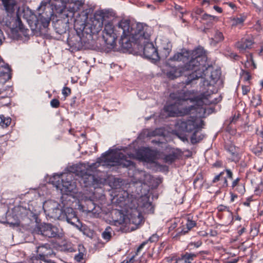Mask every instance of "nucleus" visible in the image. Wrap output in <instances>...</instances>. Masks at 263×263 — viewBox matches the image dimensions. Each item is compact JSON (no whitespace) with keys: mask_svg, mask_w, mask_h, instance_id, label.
<instances>
[{"mask_svg":"<svg viewBox=\"0 0 263 263\" xmlns=\"http://www.w3.org/2000/svg\"><path fill=\"white\" fill-rule=\"evenodd\" d=\"M116 165L129 168H135L133 161L129 159L126 155L121 152L112 153L107 152L97 159V162L91 164L83 163L81 164L82 170L78 173L80 177L79 182L84 187L95 185L99 183V180L92 174L96 169L100 166L109 168Z\"/></svg>","mask_w":263,"mask_h":263,"instance_id":"1","label":"nucleus"},{"mask_svg":"<svg viewBox=\"0 0 263 263\" xmlns=\"http://www.w3.org/2000/svg\"><path fill=\"white\" fill-rule=\"evenodd\" d=\"M206 59L203 48L199 47L191 53L188 50H182L181 52H177L171 57L168 62L182 61L185 70H194L188 75L184 82L186 85H189L203 77L202 73L205 67Z\"/></svg>","mask_w":263,"mask_h":263,"instance_id":"2","label":"nucleus"},{"mask_svg":"<svg viewBox=\"0 0 263 263\" xmlns=\"http://www.w3.org/2000/svg\"><path fill=\"white\" fill-rule=\"evenodd\" d=\"M102 19L95 17L88 19L85 15L80 16L74 21V28L82 46L89 47L92 39V34L98 33L103 27Z\"/></svg>","mask_w":263,"mask_h":263,"instance_id":"3","label":"nucleus"},{"mask_svg":"<svg viewBox=\"0 0 263 263\" xmlns=\"http://www.w3.org/2000/svg\"><path fill=\"white\" fill-rule=\"evenodd\" d=\"M43 209L46 215L54 219L66 221L73 226L79 220L72 208L63 207L55 201L50 200L45 201Z\"/></svg>","mask_w":263,"mask_h":263,"instance_id":"4","label":"nucleus"},{"mask_svg":"<svg viewBox=\"0 0 263 263\" xmlns=\"http://www.w3.org/2000/svg\"><path fill=\"white\" fill-rule=\"evenodd\" d=\"M143 24L142 23L130 24L128 20H122L118 23V33L121 34L120 44L121 47L125 49H128L132 46V42H135L139 45L140 39H136V37H141L143 31H137L134 29L135 25Z\"/></svg>","mask_w":263,"mask_h":263,"instance_id":"5","label":"nucleus"},{"mask_svg":"<svg viewBox=\"0 0 263 263\" xmlns=\"http://www.w3.org/2000/svg\"><path fill=\"white\" fill-rule=\"evenodd\" d=\"M190 91H182L178 93H171L170 98L175 101L174 103L165 106L164 110L170 117L183 116L187 115L185 105L187 100H192Z\"/></svg>","mask_w":263,"mask_h":263,"instance_id":"6","label":"nucleus"},{"mask_svg":"<svg viewBox=\"0 0 263 263\" xmlns=\"http://www.w3.org/2000/svg\"><path fill=\"white\" fill-rule=\"evenodd\" d=\"M134 29L138 31H143L142 36L140 37L139 45L143 47V54L148 59L154 61L159 59V54L157 50L154 47L152 42H150L151 28L145 24H138L134 26ZM136 39H139L136 37Z\"/></svg>","mask_w":263,"mask_h":263,"instance_id":"7","label":"nucleus"},{"mask_svg":"<svg viewBox=\"0 0 263 263\" xmlns=\"http://www.w3.org/2000/svg\"><path fill=\"white\" fill-rule=\"evenodd\" d=\"M211 91H209L203 92L201 95L195 97L193 99L191 98V102L195 101L196 102L194 105H191L189 107H186L187 111V115L190 114L194 116L195 118L201 119V118L204 117L206 113L205 108L204 107V104L209 103H212L213 101H209L208 99L210 97Z\"/></svg>","mask_w":263,"mask_h":263,"instance_id":"8","label":"nucleus"},{"mask_svg":"<svg viewBox=\"0 0 263 263\" xmlns=\"http://www.w3.org/2000/svg\"><path fill=\"white\" fill-rule=\"evenodd\" d=\"M2 4L8 15H10V17L12 18L10 22V25L12 29L16 31L24 32V27L21 20L20 16L18 12H16L15 17L13 15H15V11L17 9L16 2L15 0H2Z\"/></svg>","mask_w":263,"mask_h":263,"instance_id":"9","label":"nucleus"},{"mask_svg":"<svg viewBox=\"0 0 263 263\" xmlns=\"http://www.w3.org/2000/svg\"><path fill=\"white\" fill-rule=\"evenodd\" d=\"M203 121L191 116L188 119L180 120L177 123V127L180 131L191 133L202 128Z\"/></svg>","mask_w":263,"mask_h":263,"instance_id":"10","label":"nucleus"},{"mask_svg":"<svg viewBox=\"0 0 263 263\" xmlns=\"http://www.w3.org/2000/svg\"><path fill=\"white\" fill-rule=\"evenodd\" d=\"M118 27V25L115 27L110 22L105 24L102 36L106 45L112 47L115 46L116 40L119 35L118 32L120 29Z\"/></svg>","mask_w":263,"mask_h":263,"instance_id":"11","label":"nucleus"},{"mask_svg":"<svg viewBox=\"0 0 263 263\" xmlns=\"http://www.w3.org/2000/svg\"><path fill=\"white\" fill-rule=\"evenodd\" d=\"M202 74H203V77L200 78L202 80L203 85L211 87V81L209 80L211 79L214 82L217 81L220 78L221 72L220 70L214 69L212 66H209L208 67H205Z\"/></svg>","mask_w":263,"mask_h":263,"instance_id":"12","label":"nucleus"},{"mask_svg":"<svg viewBox=\"0 0 263 263\" xmlns=\"http://www.w3.org/2000/svg\"><path fill=\"white\" fill-rule=\"evenodd\" d=\"M51 18L50 16L45 13L40 14L38 17L36 16L35 21L31 23V29L40 32H46L50 22Z\"/></svg>","mask_w":263,"mask_h":263,"instance_id":"13","label":"nucleus"},{"mask_svg":"<svg viewBox=\"0 0 263 263\" xmlns=\"http://www.w3.org/2000/svg\"><path fill=\"white\" fill-rule=\"evenodd\" d=\"M58 177L61 179L62 190L68 193H75L76 185L74 182L71 180L72 174L71 173H66L58 175Z\"/></svg>","mask_w":263,"mask_h":263,"instance_id":"14","label":"nucleus"},{"mask_svg":"<svg viewBox=\"0 0 263 263\" xmlns=\"http://www.w3.org/2000/svg\"><path fill=\"white\" fill-rule=\"evenodd\" d=\"M185 71L183 65H172L168 63L166 65V75L170 79L174 80L182 75L183 72Z\"/></svg>","mask_w":263,"mask_h":263,"instance_id":"15","label":"nucleus"},{"mask_svg":"<svg viewBox=\"0 0 263 263\" xmlns=\"http://www.w3.org/2000/svg\"><path fill=\"white\" fill-rule=\"evenodd\" d=\"M58 233L57 228L50 224L41 225L37 230V234L48 238L55 237L58 235Z\"/></svg>","mask_w":263,"mask_h":263,"instance_id":"16","label":"nucleus"},{"mask_svg":"<svg viewBox=\"0 0 263 263\" xmlns=\"http://www.w3.org/2000/svg\"><path fill=\"white\" fill-rule=\"evenodd\" d=\"M196 256L197 255L195 254L186 253L178 258H175L174 257H167L166 261L168 263L172 261H173V263H192V261Z\"/></svg>","mask_w":263,"mask_h":263,"instance_id":"17","label":"nucleus"},{"mask_svg":"<svg viewBox=\"0 0 263 263\" xmlns=\"http://www.w3.org/2000/svg\"><path fill=\"white\" fill-rule=\"evenodd\" d=\"M159 48L160 51L159 53V59L160 58H166L169 55L172 51V45L168 39H164L161 40Z\"/></svg>","mask_w":263,"mask_h":263,"instance_id":"18","label":"nucleus"},{"mask_svg":"<svg viewBox=\"0 0 263 263\" xmlns=\"http://www.w3.org/2000/svg\"><path fill=\"white\" fill-rule=\"evenodd\" d=\"M36 252L40 256L41 260L43 261V260H47L46 256L50 255L52 253V250L50 245L46 243L37 247Z\"/></svg>","mask_w":263,"mask_h":263,"instance_id":"19","label":"nucleus"},{"mask_svg":"<svg viewBox=\"0 0 263 263\" xmlns=\"http://www.w3.org/2000/svg\"><path fill=\"white\" fill-rule=\"evenodd\" d=\"M253 42L250 38H243L235 44V47L240 52L243 53L247 49H250Z\"/></svg>","mask_w":263,"mask_h":263,"instance_id":"20","label":"nucleus"},{"mask_svg":"<svg viewBox=\"0 0 263 263\" xmlns=\"http://www.w3.org/2000/svg\"><path fill=\"white\" fill-rule=\"evenodd\" d=\"M138 158L144 162L152 163L155 160V157L149 149H145L137 153Z\"/></svg>","mask_w":263,"mask_h":263,"instance_id":"21","label":"nucleus"},{"mask_svg":"<svg viewBox=\"0 0 263 263\" xmlns=\"http://www.w3.org/2000/svg\"><path fill=\"white\" fill-rule=\"evenodd\" d=\"M134 177L137 181L142 183H145L150 179L151 175L146 173L145 171H138L135 173Z\"/></svg>","mask_w":263,"mask_h":263,"instance_id":"22","label":"nucleus"},{"mask_svg":"<svg viewBox=\"0 0 263 263\" xmlns=\"http://www.w3.org/2000/svg\"><path fill=\"white\" fill-rule=\"evenodd\" d=\"M54 28L58 34H62L66 32L68 28V24L62 20H58L54 24Z\"/></svg>","mask_w":263,"mask_h":263,"instance_id":"23","label":"nucleus"},{"mask_svg":"<svg viewBox=\"0 0 263 263\" xmlns=\"http://www.w3.org/2000/svg\"><path fill=\"white\" fill-rule=\"evenodd\" d=\"M227 149L232 155V161L234 162H238L240 158L238 152V148L235 147L233 144H230L228 146Z\"/></svg>","mask_w":263,"mask_h":263,"instance_id":"24","label":"nucleus"},{"mask_svg":"<svg viewBox=\"0 0 263 263\" xmlns=\"http://www.w3.org/2000/svg\"><path fill=\"white\" fill-rule=\"evenodd\" d=\"M22 14L23 17L26 20L31 27V23L35 21L36 16L33 14L32 11L28 8L24 9L22 12Z\"/></svg>","mask_w":263,"mask_h":263,"instance_id":"25","label":"nucleus"},{"mask_svg":"<svg viewBox=\"0 0 263 263\" xmlns=\"http://www.w3.org/2000/svg\"><path fill=\"white\" fill-rule=\"evenodd\" d=\"M159 239V236L156 234H153L149 239L146 241H143L138 248L136 254L138 255L139 253L141 251L143 247L147 245L149 242L151 243L157 242Z\"/></svg>","mask_w":263,"mask_h":263,"instance_id":"26","label":"nucleus"},{"mask_svg":"<svg viewBox=\"0 0 263 263\" xmlns=\"http://www.w3.org/2000/svg\"><path fill=\"white\" fill-rule=\"evenodd\" d=\"M201 19L203 23L206 24L208 27L212 26L213 22L217 20L216 17L206 13L204 14L202 16Z\"/></svg>","mask_w":263,"mask_h":263,"instance_id":"27","label":"nucleus"},{"mask_svg":"<svg viewBox=\"0 0 263 263\" xmlns=\"http://www.w3.org/2000/svg\"><path fill=\"white\" fill-rule=\"evenodd\" d=\"M129 220L133 223L136 225H138L142 221V216L139 212L135 211V213H133L130 215Z\"/></svg>","mask_w":263,"mask_h":263,"instance_id":"28","label":"nucleus"},{"mask_svg":"<svg viewBox=\"0 0 263 263\" xmlns=\"http://www.w3.org/2000/svg\"><path fill=\"white\" fill-rule=\"evenodd\" d=\"M201 129H197L193 132L191 141L193 144L196 143L201 141L204 137V135L199 132Z\"/></svg>","mask_w":263,"mask_h":263,"instance_id":"29","label":"nucleus"},{"mask_svg":"<svg viewBox=\"0 0 263 263\" xmlns=\"http://www.w3.org/2000/svg\"><path fill=\"white\" fill-rule=\"evenodd\" d=\"M224 39V36L221 32L216 30L215 31L214 37L211 39L212 43L216 45V44L222 42Z\"/></svg>","mask_w":263,"mask_h":263,"instance_id":"30","label":"nucleus"},{"mask_svg":"<svg viewBox=\"0 0 263 263\" xmlns=\"http://www.w3.org/2000/svg\"><path fill=\"white\" fill-rule=\"evenodd\" d=\"M111 234L112 229L110 227H107L102 233V236L104 240L108 241L111 237Z\"/></svg>","mask_w":263,"mask_h":263,"instance_id":"31","label":"nucleus"},{"mask_svg":"<svg viewBox=\"0 0 263 263\" xmlns=\"http://www.w3.org/2000/svg\"><path fill=\"white\" fill-rule=\"evenodd\" d=\"M177 158V155L175 153H171V154L166 155L164 157V160L166 163H167L168 164H171L172 163L174 162L175 160Z\"/></svg>","mask_w":263,"mask_h":263,"instance_id":"32","label":"nucleus"},{"mask_svg":"<svg viewBox=\"0 0 263 263\" xmlns=\"http://www.w3.org/2000/svg\"><path fill=\"white\" fill-rule=\"evenodd\" d=\"M224 174V172H221L218 175H216L213 180V182L214 183L218 181L221 180L223 181V186H228V181L225 177H223V175Z\"/></svg>","mask_w":263,"mask_h":263,"instance_id":"33","label":"nucleus"},{"mask_svg":"<svg viewBox=\"0 0 263 263\" xmlns=\"http://www.w3.org/2000/svg\"><path fill=\"white\" fill-rule=\"evenodd\" d=\"M246 68L255 69L256 68L255 64L253 60L252 55L247 57V60L245 63Z\"/></svg>","mask_w":263,"mask_h":263,"instance_id":"34","label":"nucleus"},{"mask_svg":"<svg viewBox=\"0 0 263 263\" xmlns=\"http://www.w3.org/2000/svg\"><path fill=\"white\" fill-rule=\"evenodd\" d=\"M1 121L0 122V126L3 128L7 127L11 123L10 118H5L3 115L1 116Z\"/></svg>","mask_w":263,"mask_h":263,"instance_id":"35","label":"nucleus"},{"mask_svg":"<svg viewBox=\"0 0 263 263\" xmlns=\"http://www.w3.org/2000/svg\"><path fill=\"white\" fill-rule=\"evenodd\" d=\"M253 151L256 155H260L263 151V144L258 143L253 148Z\"/></svg>","mask_w":263,"mask_h":263,"instance_id":"36","label":"nucleus"},{"mask_svg":"<svg viewBox=\"0 0 263 263\" xmlns=\"http://www.w3.org/2000/svg\"><path fill=\"white\" fill-rule=\"evenodd\" d=\"M235 191H237L240 195H243L245 193V187L243 184L238 185L236 187L233 189Z\"/></svg>","mask_w":263,"mask_h":263,"instance_id":"37","label":"nucleus"},{"mask_svg":"<svg viewBox=\"0 0 263 263\" xmlns=\"http://www.w3.org/2000/svg\"><path fill=\"white\" fill-rule=\"evenodd\" d=\"M189 230L186 229V227L183 226L182 228H178L177 230V234L175 236L184 235L189 232Z\"/></svg>","mask_w":263,"mask_h":263,"instance_id":"38","label":"nucleus"},{"mask_svg":"<svg viewBox=\"0 0 263 263\" xmlns=\"http://www.w3.org/2000/svg\"><path fill=\"white\" fill-rule=\"evenodd\" d=\"M245 19V17L240 16L239 17L234 18L233 19V25H238L243 23Z\"/></svg>","mask_w":263,"mask_h":263,"instance_id":"39","label":"nucleus"},{"mask_svg":"<svg viewBox=\"0 0 263 263\" xmlns=\"http://www.w3.org/2000/svg\"><path fill=\"white\" fill-rule=\"evenodd\" d=\"M195 225L196 223L194 221L188 219L185 226L186 227V229L190 231L192 228L195 227Z\"/></svg>","mask_w":263,"mask_h":263,"instance_id":"40","label":"nucleus"},{"mask_svg":"<svg viewBox=\"0 0 263 263\" xmlns=\"http://www.w3.org/2000/svg\"><path fill=\"white\" fill-rule=\"evenodd\" d=\"M50 105L53 108H57L60 105V102L57 99H53L50 101Z\"/></svg>","mask_w":263,"mask_h":263,"instance_id":"41","label":"nucleus"},{"mask_svg":"<svg viewBox=\"0 0 263 263\" xmlns=\"http://www.w3.org/2000/svg\"><path fill=\"white\" fill-rule=\"evenodd\" d=\"M71 93V89L67 87H65L63 88L62 90V94L65 96V97L69 96Z\"/></svg>","mask_w":263,"mask_h":263,"instance_id":"42","label":"nucleus"},{"mask_svg":"<svg viewBox=\"0 0 263 263\" xmlns=\"http://www.w3.org/2000/svg\"><path fill=\"white\" fill-rule=\"evenodd\" d=\"M241 88H242V93L243 95H247L250 91V88L249 86L242 85Z\"/></svg>","mask_w":263,"mask_h":263,"instance_id":"43","label":"nucleus"},{"mask_svg":"<svg viewBox=\"0 0 263 263\" xmlns=\"http://www.w3.org/2000/svg\"><path fill=\"white\" fill-rule=\"evenodd\" d=\"M83 258V254L82 253H79L76 255L74 256V259L77 262H80Z\"/></svg>","mask_w":263,"mask_h":263,"instance_id":"44","label":"nucleus"},{"mask_svg":"<svg viewBox=\"0 0 263 263\" xmlns=\"http://www.w3.org/2000/svg\"><path fill=\"white\" fill-rule=\"evenodd\" d=\"M251 77L250 73L247 71L245 72L244 73V75H243V79H244L245 81H248L251 79Z\"/></svg>","mask_w":263,"mask_h":263,"instance_id":"45","label":"nucleus"},{"mask_svg":"<svg viewBox=\"0 0 263 263\" xmlns=\"http://www.w3.org/2000/svg\"><path fill=\"white\" fill-rule=\"evenodd\" d=\"M239 180H240V179L239 178H237V179H236L235 180H234L233 181L232 184V187H233V189H234L238 185L240 184H239Z\"/></svg>","mask_w":263,"mask_h":263,"instance_id":"46","label":"nucleus"},{"mask_svg":"<svg viewBox=\"0 0 263 263\" xmlns=\"http://www.w3.org/2000/svg\"><path fill=\"white\" fill-rule=\"evenodd\" d=\"M57 2H60L61 5H59L60 11L63 10L65 7H66V4L64 3V0H59L57 1Z\"/></svg>","mask_w":263,"mask_h":263,"instance_id":"47","label":"nucleus"},{"mask_svg":"<svg viewBox=\"0 0 263 263\" xmlns=\"http://www.w3.org/2000/svg\"><path fill=\"white\" fill-rule=\"evenodd\" d=\"M5 69L6 70L5 72V74L6 75L8 78H10V68L8 66H7L5 67Z\"/></svg>","mask_w":263,"mask_h":263,"instance_id":"48","label":"nucleus"},{"mask_svg":"<svg viewBox=\"0 0 263 263\" xmlns=\"http://www.w3.org/2000/svg\"><path fill=\"white\" fill-rule=\"evenodd\" d=\"M255 28L257 30H260L261 28V22L260 21H258L256 22V24L255 25Z\"/></svg>","mask_w":263,"mask_h":263,"instance_id":"49","label":"nucleus"},{"mask_svg":"<svg viewBox=\"0 0 263 263\" xmlns=\"http://www.w3.org/2000/svg\"><path fill=\"white\" fill-rule=\"evenodd\" d=\"M218 210L219 211H229L228 210V209L227 206H223V205H219L218 207Z\"/></svg>","mask_w":263,"mask_h":263,"instance_id":"50","label":"nucleus"},{"mask_svg":"<svg viewBox=\"0 0 263 263\" xmlns=\"http://www.w3.org/2000/svg\"><path fill=\"white\" fill-rule=\"evenodd\" d=\"M176 135L180 138L182 141H185L187 140V138L184 135H181L179 133H177Z\"/></svg>","mask_w":263,"mask_h":263,"instance_id":"51","label":"nucleus"},{"mask_svg":"<svg viewBox=\"0 0 263 263\" xmlns=\"http://www.w3.org/2000/svg\"><path fill=\"white\" fill-rule=\"evenodd\" d=\"M177 226V224L176 222H174L172 225L169 227L168 230L169 231H171L174 230Z\"/></svg>","mask_w":263,"mask_h":263,"instance_id":"52","label":"nucleus"},{"mask_svg":"<svg viewBox=\"0 0 263 263\" xmlns=\"http://www.w3.org/2000/svg\"><path fill=\"white\" fill-rule=\"evenodd\" d=\"M226 172L227 174V176L230 179H232L233 174L232 172L230 170H226Z\"/></svg>","mask_w":263,"mask_h":263,"instance_id":"53","label":"nucleus"},{"mask_svg":"<svg viewBox=\"0 0 263 263\" xmlns=\"http://www.w3.org/2000/svg\"><path fill=\"white\" fill-rule=\"evenodd\" d=\"M201 244L202 242L201 241H198L196 242L192 243V245H193L196 248L200 247L201 245Z\"/></svg>","mask_w":263,"mask_h":263,"instance_id":"54","label":"nucleus"},{"mask_svg":"<svg viewBox=\"0 0 263 263\" xmlns=\"http://www.w3.org/2000/svg\"><path fill=\"white\" fill-rule=\"evenodd\" d=\"M239 259L237 258H234L232 259L231 260H229L227 261V263H237Z\"/></svg>","mask_w":263,"mask_h":263,"instance_id":"55","label":"nucleus"},{"mask_svg":"<svg viewBox=\"0 0 263 263\" xmlns=\"http://www.w3.org/2000/svg\"><path fill=\"white\" fill-rule=\"evenodd\" d=\"M214 9L219 13H221L222 12V9L217 6H214Z\"/></svg>","mask_w":263,"mask_h":263,"instance_id":"56","label":"nucleus"},{"mask_svg":"<svg viewBox=\"0 0 263 263\" xmlns=\"http://www.w3.org/2000/svg\"><path fill=\"white\" fill-rule=\"evenodd\" d=\"M245 230L246 229L245 228H242V229H241L238 232L239 235H241V234H242L245 232Z\"/></svg>","mask_w":263,"mask_h":263,"instance_id":"57","label":"nucleus"},{"mask_svg":"<svg viewBox=\"0 0 263 263\" xmlns=\"http://www.w3.org/2000/svg\"><path fill=\"white\" fill-rule=\"evenodd\" d=\"M199 254H209V252L208 251H200L199 252Z\"/></svg>","mask_w":263,"mask_h":263,"instance_id":"58","label":"nucleus"},{"mask_svg":"<svg viewBox=\"0 0 263 263\" xmlns=\"http://www.w3.org/2000/svg\"><path fill=\"white\" fill-rule=\"evenodd\" d=\"M260 103H261L260 99V97H258V102L256 103V105H260Z\"/></svg>","mask_w":263,"mask_h":263,"instance_id":"59","label":"nucleus"},{"mask_svg":"<svg viewBox=\"0 0 263 263\" xmlns=\"http://www.w3.org/2000/svg\"><path fill=\"white\" fill-rule=\"evenodd\" d=\"M76 97H74L72 98V102L71 103V105H72V104H74L76 102Z\"/></svg>","mask_w":263,"mask_h":263,"instance_id":"60","label":"nucleus"},{"mask_svg":"<svg viewBox=\"0 0 263 263\" xmlns=\"http://www.w3.org/2000/svg\"><path fill=\"white\" fill-rule=\"evenodd\" d=\"M175 8H176V9H177V10H179V9L181 8V7H180V6H179V5H176V6H175Z\"/></svg>","mask_w":263,"mask_h":263,"instance_id":"61","label":"nucleus"},{"mask_svg":"<svg viewBox=\"0 0 263 263\" xmlns=\"http://www.w3.org/2000/svg\"><path fill=\"white\" fill-rule=\"evenodd\" d=\"M164 1V0H155L154 2H159V3H161V2H163Z\"/></svg>","mask_w":263,"mask_h":263,"instance_id":"62","label":"nucleus"},{"mask_svg":"<svg viewBox=\"0 0 263 263\" xmlns=\"http://www.w3.org/2000/svg\"><path fill=\"white\" fill-rule=\"evenodd\" d=\"M260 84H261V86L263 87V81H261Z\"/></svg>","mask_w":263,"mask_h":263,"instance_id":"63","label":"nucleus"},{"mask_svg":"<svg viewBox=\"0 0 263 263\" xmlns=\"http://www.w3.org/2000/svg\"><path fill=\"white\" fill-rule=\"evenodd\" d=\"M261 137L263 138V131L261 132Z\"/></svg>","mask_w":263,"mask_h":263,"instance_id":"64","label":"nucleus"}]
</instances>
